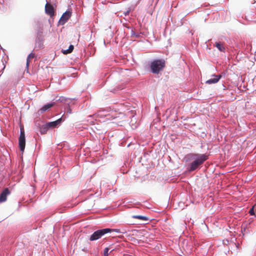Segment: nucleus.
<instances>
[{
    "mask_svg": "<svg viewBox=\"0 0 256 256\" xmlns=\"http://www.w3.org/2000/svg\"><path fill=\"white\" fill-rule=\"evenodd\" d=\"M71 16V12L70 11L66 10L64 12L61 16L59 23L61 24H65L67 20L69 19Z\"/></svg>",
    "mask_w": 256,
    "mask_h": 256,
    "instance_id": "obj_6",
    "label": "nucleus"
},
{
    "mask_svg": "<svg viewBox=\"0 0 256 256\" xmlns=\"http://www.w3.org/2000/svg\"><path fill=\"white\" fill-rule=\"evenodd\" d=\"M249 214H250V215H251V216H252V215H254V207L252 208L250 210Z\"/></svg>",
    "mask_w": 256,
    "mask_h": 256,
    "instance_id": "obj_19",
    "label": "nucleus"
},
{
    "mask_svg": "<svg viewBox=\"0 0 256 256\" xmlns=\"http://www.w3.org/2000/svg\"><path fill=\"white\" fill-rule=\"evenodd\" d=\"M150 71L154 74H158L166 66V61L164 59H154L149 64Z\"/></svg>",
    "mask_w": 256,
    "mask_h": 256,
    "instance_id": "obj_2",
    "label": "nucleus"
},
{
    "mask_svg": "<svg viewBox=\"0 0 256 256\" xmlns=\"http://www.w3.org/2000/svg\"><path fill=\"white\" fill-rule=\"evenodd\" d=\"M49 129V128L48 127V126L46 124H45L42 125L40 128V132L42 134H44Z\"/></svg>",
    "mask_w": 256,
    "mask_h": 256,
    "instance_id": "obj_12",
    "label": "nucleus"
},
{
    "mask_svg": "<svg viewBox=\"0 0 256 256\" xmlns=\"http://www.w3.org/2000/svg\"><path fill=\"white\" fill-rule=\"evenodd\" d=\"M132 218H137L139 220H142L148 221V218L147 216H140V215H134L132 216Z\"/></svg>",
    "mask_w": 256,
    "mask_h": 256,
    "instance_id": "obj_13",
    "label": "nucleus"
},
{
    "mask_svg": "<svg viewBox=\"0 0 256 256\" xmlns=\"http://www.w3.org/2000/svg\"><path fill=\"white\" fill-rule=\"evenodd\" d=\"M35 56V54H33L32 52H31L30 54H28V56L26 58V68H28V64L30 62V59L32 58H34Z\"/></svg>",
    "mask_w": 256,
    "mask_h": 256,
    "instance_id": "obj_16",
    "label": "nucleus"
},
{
    "mask_svg": "<svg viewBox=\"0 0 256 256\" xmlns=\"http://www.w3.org/2000/svg\"><path fill=\"white\" fill-rule=\"evenodd\" d=\"M215 46L220 51L225 52V48L220 42H216Z\"/></svg>",
    "mask_w": 256,
    "mask_h": 256,
    "instance_id": "obj_15",
    "label": "nucleus"
},
{
    "mask_svg": "<svg viewBox=\"0 0 256 256\" xmlns=\"http://www.w3.org/2000/svg\"><path fill=\"white\" fill-rule=\"evenodd\" d=\"M10 192L8 188H6L0 194V203L4 202L6 200L7 196L10 194Z\"/></svg>",
    "mask_w": 256,
    "mask_h": 256,
    "instance_id": "obj_7",
    "label": "nucleus"
},
{
    "mask_svg": "<svg viewBox=\"0 0 256 256\" xmlns=\"http://www.w3.org/2000/svg\"><path fill=\"white\" fill-rule=\"evenodd\" d=\"M108 250H109V248H106L104 249V256H108Z\"/></svg>",
    "mask_w": 256,
    "mask_h": 256,
    "instance_id": "obj_18",
    "label": "nucleus"
},
{
    "mask_svg": "<svg viewBox=\"0 0 256 256\" xmlns=\"http://www.w3.org/2000/svg\"><path fill=\"white\" fill-rule=\"evenodd\" d=\"M130 8H128V10L126 12H124V15L125 16H128L130 12Z\"/></svg>",
    "mask_w": 256,
    "mask_h": 256,
    "instance_id": "obj_20",
    "label": "nucleus"
},
{
    "mask_svg": "<svg viewBox=\"0 0 256 256\" xmlns=\"http://www.w3.org/2000/svg\"><path fill=\"white\" fill-rule=\"evenodd\" d=\"M62 122V118H60L57 120H56L47 122L46 124L48 126V127L50 128H56L57 126L60 124Z\"/></svg>",
    "mask_w": 256,
    "mask_h": 256,
    "instance_id": "obj_11",
    "label": "nucleus"
},
{
    "mask_svg": "<svg viewBox=\"0 0 256 256\" xmlns=\"http://www.w3.org/2000/svg\"><path fill=\"white\" fill-rule=\"evenodd\" d=\"M26 145V138L24 131L23 128H20V135L18 138V146L20 150L22 152H24Z\"/></svg>",
    "mask_w": 256,
    "mask_h": 256,
    "instance_id": "obj_4",
    "label": "nucleus"
},
{
    "mask_svg": "<svg viewBox=\"0 0 256 256\" xmlns=\"http://www.w3.org/2000/svg\"><path fill=\"white\" fill-rule=\"evenodd\" d=\"M70 100H66V102L68 104V106L66 108V114H71L72 112V109L70 108V102H68V101Z\"/></svg>",
    "mask_w": 256,
    "mask_h": 256,
    "instance_id": "obj_17",
    "label": "nucleus"
},
{
    "mask_svg": "<svg viewBox=\"0 0 256 256\" xmlns=\"http://www.w3.org/2000/svg\"><path fill=\"white\" fill-rule=\"evenodd\" d=\"M213 76L214 77V78H210L206 81V83L207 84H216L218 82L220 78H222L221 75H213Z\"/></svg>",
    "mask_w": 256,
    "mask_h": 256,
    "instance_id": "obj_10",
    "label": "nucleus"
},
{
    "mask_svg": "<svg viewBox=\"0 0 256 256\" xmlns=\"http://www.w3.org/2000/svg\"><path fill=\"white\" fill-rule=\"evenodd\" d=\"M110 232H118V233H120V230L119 229H111V228H110Z\"/></svg>",
    "mask_w": 256,
    "mask_h": 256,
    "instance_id": "obj_21",
    "label": "nucleus"
},
{
    "mask_svg": "<svg viewBox=\"0 0 256 256\" xmlns=\"http://www.w3.org/2000/svg\"><path fill=\"white\" fill-rule=\"evenodd\" d=\"M42 32L40 31L37 33V36L36 38L35 48H43L44 38L42 35Z\"/></svg>",
    "mask_w": 256,
    "mask_h": 256,
    "instance_id": "obj_5",
    "label": "nucleus"
},
{
    "mask_svg": "<svg viewBox=\"0 0 256 256\" xmlns=\"http://www.w3.org/2000/svg\"><path fill=\"white\" fill-rule=\"evenodd\" d=\"M74 48V46L72 44H70L68 48L65 50H62V52L65 54H70L72 52Z\"/></svg>",
    "mask_w": 256,
    "mask_h": 256,
    "instance_id": "obj_14",
    "label": "nucleus"
},
{
    "mask_svg": "<svg viewBox=\"0 0 256 256\" xmlns=\"http://www.w3.org/2000/svg\"><path fill=\"white\" fill-rule=\"evenodd\" d=\"M110 228H106L100 230H98L95 232L90 236V240L94 241L98 240L101 238L104 234L110 232Z\"/></svg>",
    "mask_w": 256,
    "mask_h": 256,
    "instance_id": "obj_3",
    "label": "nucleus"
},
{
    "mask_svg": "<svg viewBox=\"0 0 256 256\" xmlns=\"http://www.w3.org/2000/svg\"><path fill=\"white\" fill-rule=\"evenodd\" d=\"M186 158L188 160L194 161L188 166V170L192 172L197 169L200 165L208 158V156L205 154H189L186 155Z\"/></svg>",
    "mask_w": 256,
    "mask_h": 256,
    "instance_id": "obj_1",
    "label": "nucleus"
},
{
    "mask_svg": "<svg viewBox=\"0 0 256 256\" xmlns=\"http://www.w3.org/2000/svg\"><path fill=\"white\" fill-rule=\"evenodd\" d=\"M45 11L46 14L52 16L54 15V10L53 6L50 4L48 2H46L45 6Z\"/></svg>",
    "mask_w": 256,
    "mask_h": 256,
    "instance_id": "obj_8",
    "label": "nucleus"
},
{
    "mask_svg": "<svg viewBox=\"0 0 256 256\" xmlns=\"http://www.w3.org/2000/svg\"><path fill=\"white\" fill-rule=\"evenodd\" d=\"M54 104V102H52L50 103H48L45 105H44L42 108L40 109V110L38 111V113L42 114L50 108H51L52 106H53Z\"/></svg>",
    "mask_w": 256,
    "mask_h": 256,
    "instance_id": "obj_9",
    "label": "nucleus"
}]
</instances>
